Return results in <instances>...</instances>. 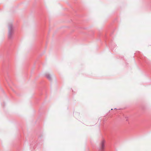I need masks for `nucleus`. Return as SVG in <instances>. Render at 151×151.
I'll return each mask as SVG.
<instances>
[{
    "label": "nucleus",
    "mask_w": 151,
    "mask_h": 151,
    "mask_svg": "<svg viewBox=\"0 0 151 151\" xmlns=\"http://www.w3.org/2000/svg\"><path fill=\"white\" fill-rule=\"evenodd\" d=\"M45 76L46 77L48 78L49 80H51V77L50 75L48 73H46L45 74Z\"/></svg>",
    "instance_id": "7ed1b4c3"
},
{
    "label": "nucleus",
    "mask_w": 151,
    "mask_h": 151,
    "mask_svg": "<svg viewBox=\"0 0 151 151\" xmlns=\"http://www.w3.org/2000/svg\"><path fill=\"white\" fill-rule=\"evenodd\" d=\"M105 142V141L104 140H103L101 142L99 149V151H104Z\"/></svg>",
    "instance_id": "f03ea898"
},
{
    "label": "nucleus",
    "mask_w": 151,
    "mask_h": 151,
    "mask_svg": "<svg viewBox=\"0 0 151 151\" xmlns=\"http://www.w3.org/2000/svg\"><path fill=\"white\" fill-rule=\"evenodd\" d=\"M14 28L12 24H10L8 26V37L9 39H12L13 37Z\"/></svg>",
    "instance_id": "f257e3e1"
}]
</instances>
